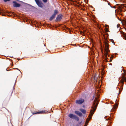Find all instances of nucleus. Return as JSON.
<instances>
[{
	"label": "nucleus",
	"mask_w": 126,
	"mask_h": 126,
	"mask_svg": "<svg viewBox=\"0 0 126 126\" xmlns=\"http://www.w3.org/2000/svg\"><path fill=\"white\" fill-rule=\"evenodd\" d=\"M11 13H12V14H14V12H11Z\"/></svg>",
	"instance_id": "7c9ffc66"
},
{
	"label": "nucleus",
	"mask_w": 126,
	"mask_h": 126,
	"mask_svg": "<svg viewBox=\"0 0 126 126\" xmlns=\"http://www.w3.org/2000/svg\"><path fill=\"white\" fill-rule=\"evenodd\" d=\"M13 3H14L13 5V6L14 7H20V4L18 3H17L15 1H13Z\"/></svg>",
	"instance_id": "0eeeda50"
},
{
	"label": "nucleus",
	"mask_w": 126,
	"mask_h": 126,
	"mask_svg": "<svg viewBox=\"0 0 126 126\" xmlns=\"http://www.w3.org/2000/svg\"><path fill=\"white\" fill-rule=\"evenodd\" d=\"M123 35L125 39L126 40V34L124 32H123Z\"/></svg>",
	"instance_id": "2eb2a0df"
},
{
	"label": "nucleus",
	"mask_w": 126,
	"mask_h": 126,
	"mask_svg": "<svg viewBox=\"0 0 126 126\" xmlns=\"http://www.w3.org/2000/svg\"><path fill=\"white\" fill-rule=\"evenodd\" d=\"M10 16V15H8V16Z\"/></svg>",
	"instance_id": "c9c22d12"
},
{
	"label": "nucleus",
	"mask_w": 126,
	"mask_h": 126,
	"mask_svg": "<svg viewBox=\"0 0 126 126\" xmlns=\"http://www.w3.org/2000/svg\"><path fill=\"white\" fill-rule=\"evenodd\" d=\"M68 116L70 118L75 119L77 121H78L79 120V118L78 117L73 114L70 113L68 114Z\"/></svg>",
	"instance_id": "7ed1b4c3"
},
{
	"label": "nucleus",
	"mask_w": 126,
	"mask_h": 126,
	"mask_svg": "<svg viewBox=\"0 0 126 126\" xmlns=\"http://www.w3.org/2000/svg\"><path fill=\"white\" fill-rule=\"evenodd\" d=\"M99 100L96 97L94 99L92 107V109L90 111V114L89 116L91 115L92 116L95 111L98 104Z\"/></svg>",
	"instance_id": "f257e3e1"
},
{
	"label": "nucleus",
	"mask_w": 126,
	"mask_h": 126,
	"mask_svg": "<svg viewBox=\"0 0 126 126\" xmlns=\"http://www.w3.org/2000/svg\"><path fill=\"white\" fill-rule=\"evenodd\" d=\"M0 12L1 13H2V12H3V10L1 11V10H0Z\"/></svg>",
	"instance_id": "412c9836"
},
{
	"label": "nucleus",
	"mask_w": 126,
	"mask_h": 126,
	"mask_svg": "<svg viewBox=\"0 0 126 126\" xmlns=\"http://www.w3.org/2000/svg\"><path fill=\"white\" fill-rule=\"evenodd\" d=\"M79 110L83 114H85L86 112V110L82 109H79Z\"/></svg>",
	"instance_id": "f8f14e48"
},
{
	"label": "nucleus",
	"mask_w": 126,
	"mask_h": 126,
	"mask_svg": "<svg viewBox=\"0 0 126 126\" xmlns=\"http://www.w3.org/2000/svg\"><path fill=\"white\" fill-rule=\"evenodd\" d=\"M75 114H77L79 116H82V114L80 112L78 111H75Z\"/></svg>",
	"instance_id": "9b49d317"
},
{
	"label": "nucleus",
	"mask_w": 126,
	"mask_h": 126,
	"mask_svg": "<svg viewBox=\"0 0 126 126\" xmlns=\"http://www.w3.org/2000/svg\"><path fill=\"white\" fill-rule=\"evenodd\" d=\"M45 3H46L47 1V0H42Z\"/></svg>",
	"instance_id": "6ab92c4d"
},
{
	"label": "nucleus",
	"mask_w": 126,
	"mask_h": 126,
	"mask_svg": "<svg viewBox=\"0 0 126 126\" xmlns=\"http://www.w3.org/2000/svg\"><path fill=\"white\" fill-rule=\"evenodd\" d=\"M112 8H116V7L115 6H113V7H112L111 6H110Z\"/></svg>",
	"instance_id": "5701e85b"
},
{
	"label": "nucleus",
	"mask_w": 126,
	"mask_h": 126,
	"mask_svg": "<svg viewBox=\"0 0 126 126\" xmlns=\"http://www.w3.org/2000/svg\"><path fill=\"white\" fill-rule=\"evenodd\" d=\"M105 30L106 32H108L109 31V30L107 28H105Z\"/></svg>",
	"instance_id": "dca6fc26"
},
{
	"label": "nucleus",
	"mask_w": 126,
	"mask_h": 126,
	"mask_svg": "<svg viewBox=\"0 0 126 126\" xmlns=\"http://www.w3.org/2000/svg\"><path fill=\"white\" fill-rule=\"evenodd\" d=\"M45 112V111H36L35 112H34L32 113V114H43Z\"/></svg>",
	"instance_id": "1a4fd4ad"
},
{
	"label": "nucleus",
	"mask_w": 126,
	"mask_h": 126,
	"mask_svg": "<svg viewBox=\"0 0 126 126\" xmlns=\"http://www.w3.org/2000/svg\"><path fill=\"white\" fill-rule=\"evenodd\" d=\"M63 16L61 14H60L58 15L55 21H60L62 18Z\"/></svg>",
	"instance_id": "423d86ee"
},
{
	"label": "nucleus",
	"mask_w": 126,
	"mask_h": 126,
	"mask_svg": "<svg viewBox=\"0 0 126 126\" xmlns=\"http://www.w3.org/2000/svg\"><path fill=\"white\" fill-rule=\"evenodd\" d=\"M84 101V99L82 98H80L78 100H77L76 101V102L77 104H81L83 103Z\"/></svg>",
	"instance_id": "39448f33"
},
{
	"label": "nucleus",
	"mask_w": 126,
	"mask_h": 126,
	"mask_svg": "<svg viewBox=\"0 0 126 126\" xmlns=\"http://www.w3.org/2000/svg\"><path fill=\"white\" fill-rule=\"evenodd\" d=\"M58 10H54V13L53 15L55 16L58 13Z\"/></svg>",
	"instance_id": "ddd939ff"
},
{
	"label": "nucleus",
	"mask_w": 126,
	"mask_h": 126,
	"mask_svg": "<svg viewBox=\"0 0 126 126\" xmlns=\"http://www.w3.org/2000/svg\"><path fill=\"white\" fill-rule=\"evenodd\" d=\"M83 33V32H82L81 31V32H80V33H81V34H82Z\"/></svg>",
	"instance_id": "393cba45"
},
{
	"label": "nucleus",
	"mask_w": 126,
	"mask_h": 126,
	"mask_svg": "<svg viewBox=\"0 0 126 126\" xmlns=\"http://www.w3.org/2000/svg\"><path fill=\"white\" fill-rule=\"evenodd\" d=\"M124 81L126 82V78H125L124 76H123L122 77V79L120 81L121 83L123 84Z\"/></svg>",
	"instance_id": "6e6552de"
},
{
	"label": "nucleus",
	"mask_w": 126,
	"mask_h": 126,
	"mask_svg": "<svg viewBox=\"0 0 126 126\" xmlns=\"http://www.w3.org/2000/svg\"><path fill=\"white\" fill-rule=\"evenodd\" d=\"M110 118H108V119H106V120H110Z\"/></svg>",
	"instance_id": "b1692460"
},
{
	"label": "nucleus",
	"mask_w": 126,
	"mask_h": 126,
	"mask_svg": "<svg viewBox=\"0 0 126 126\" xmlns=\"http://www.w3.org/2000/svg\"><path fill=\"white\" fill-rule=\"evenodd\" d=\"M112 61V59H111V57H110V62H111Z\"/></svg>",
	"instance_id": "4be33fe9"
},
{
	"label": "nucleus",
	"mask_w": 126,
	"mask_h": 126,
	"mask_svg": "<svg viewBox=\"0 0 126 126\" xmlns=\"http://www.w3.org/2000/svg\"><path fill=\"white\" fill-rule=\"evenodd\" d=\"M120 93H121L120 91H119V94H120Z\"/></svg>",
	"instance_id": "cd10ccee"
},
{
	"label": "nucleus",
	"mask_w": 126,
	"mask_h": 126,
	"mask_svg": "<svg viewBox=\"0 0 126 126\" xmlns=\"http://www.w3.org/2000/svg\"><path fill=\"white\" fill-rule=\"evenodd\" d=\"M117 108H116V107H114V109H112L111 110V111H114V109H116Z\"/></svg>",
	"instance_id": "a211bd4d"
},
{
	"label": "nucleus",
	"mask_w": 126,
	"mask_h": 126,
	"mask_svg": "<svg viewBox=\"0 0 126 126\" xmlns=\"http://www.w3.org/2000/svg\"><path fill=\"white\" fill-rule=\"evenodd\" d=\"M104 55L105 56V57H106V59H107V57H106V56H105V54H104ZM107 59H108V58H107Z\"/></svg>",
	"instance_id": "c85d7f7f"
},
{
	"label": "nucleus",
	"mask_w": 126,
	"mask_h": 126,
	"mask_svg": "<svg viewBox=\"0 0 126 126\" xmlns=\"http://www.w3.org/2000/svg\"><path fill=\"white\" fill-rule=\"evenodd\" d=\"M81 122H80V123H79V124H81Z\"/></svg>",
	"instance_id": "473e14b6"
},
{
	"label": "nucleus",
	"mask_w": 126,
	"mask_h": 126,
	"mask_svg": "<svg viewBox=\"0 0 126 126\" xmlns=\"http://www.w3.org/2000/svg\"><path fill=\"white\" fill-rule=\"evenodd\" d=\"M6 70H7V71H8V70H7V69H6Z\"/></svg>",
	"instance_id": "f704fd0d"
},
{
	"label": "nucleus",
	"mask_w": 126,
	"mask_h": 126,
	"mask_svg": "<svg viewBox=\"0 0 126 126\" xmlns=\"http://www.w3.org/2000/svg\"><path fill=\"white\" fill-rule=\"evenodd\" d=\"M106 34L107 35H108V34L107 32H106Z\"/></svg>",
	"instance_id": "bb28decb"
},
{
	"label": "nucleus",
	"mask_w": 126,
	"mask_h": 126,
	"mask_svg": "<svg viewBox=\"0 0 126 126\" xmlns=\"http://www.w3.org/2000/svg\"><path fill=\"white\" fill-rule=\"evenodd\" d=\"M37 5L39 7L42 8L44 6V4L40 0H34Z\"/></svg>",
	"instance_id": "20e7f679"
},
{
	"label": "nucleus",
	"mask_w": 126,
	"mask_h": 126,
	"mask_svg": "<svg viewBox=\"0 0 126 126\" xmlns=\"http://www.w3.org/2000/svg\"><path fill=\"white\" fill-rule=\"evenodd\" d=\"M3 1L5 2H6L7 1H9L10 0H3Z\"/></svg>",
	"instance_id": "aec40b11"
},
{
	"label": "nucleus",
	"mask_w": 126,
	"mask_h": 126,
	"mask_svg": "<svg viewBox=\"0 0 126 126\" xmlns=\"http://www.w3.org/2000/svg\"><path fill=\"white\" fill-rule=\"evenodd\" d=\"M7 13H11V12H7Z\"/></svg>",
	"instance_id": "a878e982"
},
{
	"label": "nucleus",
	"mask_w": 126,
	"mask_h": 126,
	"mask_svg": "<svg viewBox=\"0 0 126 126\" xmlns=\"http://www.w3.org/2000/svg\"><path fill=\"white\" fill-rule=\"evenodd\" d=\"M110 41L112 43L114 44V40L112 39H111L110 40Z\"/></svg>",
	"instance_id": "f3484780"
},
{
	"label": "nucleus",
	"mask_w": 126,
	"mask_h": 126,
	"mask_svg": "<svg viewBox=\"0 0 126 126\" xmlns=\"http://www.w3.org/2000/svg\"><path fill=\"white\" fill-rule=\"evenodd\" d=\"M55 16L53 15L50 18L49 20L50 21L52 20L55 18Z\"/></svg>",
	"instance_id": "4468645a"
},
{
	"label": "nucleus",
	"mask_w": 126,
	"mask_h": 126,
	"mask_svg": "<svg viewBox=\"0 0 126 126\" xmlns=\"http://www.w3.org/2000/svg\"><path fill=\"white\" fill-rule=\"evenodd\" d=\"M108 41L107 39L105 40V48H104L105 55L106 57L108 55V53L110 51L109 49V44L107 43Z\"/></svg>",
	"instance_id": "f03ea898"
},
{
	"label": "nucleus",
	"mask_w": 126,
	"mask_h": 126,
	"mask_svg": "<svg viewBox=\"0 0 126 126\" xmlns=\"http://www.w3.org/2000/svg\"><path fill=\"white\" fill-rule=\"evenodd\" d=\"M108 5H110V4H110V3H108Z\"/></svg>",
	"instance_id": "2f4dec72"
},
{
	"label": "nucleus",
	"mask_w": 126,
	"mask_h": 126,
	"mask_svg": "<svg viewBox=\"0 0 126 126\" xmlns=\"http://www.w3.org/2000/svg\"><path fill=\"white\" fill-rule=\"evenodd\" d=\"M106 26H108V25H106Z\"/></svg>",
	"instance_id": "72a5a7b5"
},
{
	"label": "nucleus",
	"mask_w": 126,
	"mask_h": 126,
	"mask_svg": "<svg viewBox=\"0 0 126 126\" xmlns=\"http://www.w3.org/2000/svg\"><path fill=\"white\" fill-rule=\"evenodd\" d=\"M2 15L3 16H4V14H2Z\"/></svg>",
	"instance_id": "c756f323"
},
{
	"label": "nucleus",
	"mask_w": 126,
	"mask_h": 126,
	"mask_svg": "<svg viewBox=\"0 0 126 126\" xmlns=\"http://www.w3.org/2000/svg\"><path fill=\"white\" fill-rule=\"evenodd\" d=\"M125 7V8H126V4H121L120 9V11L121 12L122 11H123L122 9H124Z\"/></svg>",
	"instance_id": "9d476101"
}]
</instances>
